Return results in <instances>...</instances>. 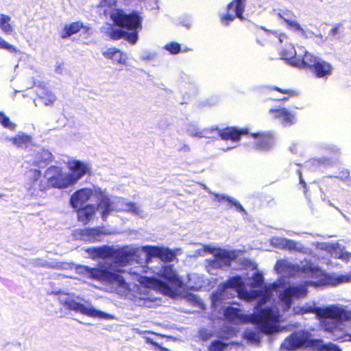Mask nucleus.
I'll list each match as a JSON object with an SVG mask.
<instances>
[{
  "label": "nucleus",
  "instance_id": "nucleus-1",
  "mask_svg": "<svg viewBox=\"0 0 351 351\" xmlns=\"http://www.w3.org/2000/svg\"><path fill=\"white\" fill-rule=\"evenodd\" d=\"M95 257H108L104 263H100L97 267L78 265L75 268L77 274L84 277L100 282H117L121 285L125 282L124 278L119 274H128L138 276L141 268L122 269L123 267L135 261L138 263H149L153 258H158L162 261L170 263L176 258V254L170 249L157 246H143L134 247L126 245L118 249L108 247L93 249Z\"/></svg>",
  "mask_w": 351,
  "mask_h": 351
},
{
  "label": "nucleus",
  "instance_id": "nucleus-2",
  "mask_svg": "<svg viewBox=\"0 0 351 351\" xmlns=\"http://www.w3.org/2000/svg\"><path fill=\"white\" fill-rule=\"evenodd\" d=\"M294 314L304 315L312 313L315 314L324 330L331 333L334 341L341 342L351 341V334L343 328L344 322L351 319V311L339 305L319 306H294Z\"/></svg>",
  "mask_w": 351,
  "mask_h": 351
},
{
  "label": "nucleus",
  "instance_id": "nucleus-3",
  "mask_svg": "<svg viewBox=\"0 0 351 351\" xmlns=\"http://www.w3.org/2000/svg\"><path fill=\"white\" fill-rule=\"evenodd\" d=\"M89 199L98 203V208L100 209L104 221H106L113 211H128L142 217L143 211L134 203L125 202V199L121 197L111 200L100 188H85L75 191L70 198V204L73 208H77Z\"/></svg>",
  "mask_w": 351,
  "mask_h": 351
},
{
  "label": "nucleus",
  "instance_id": "nucleus-4",
  "mask_svg": "<svg viewBox=\"0 0 351 351\" xmlns=\"http://www.w3.org/2000/svg\"><path fill=\"white\" fill-rule=\"evenodd\" d=\"M260 298L257 301L255 306L254 314L256 316V326L259 332L265 335H273L281 332L284 328L279 324L281 315L278 307L272 306L271 307H265L263 306L270 299V295L267 292H253L248 297L249 300H253Z\"/></svg>",
  "mask_w": 351,
  "mask_h": 351
},
{
  "label": "nucleus",
  "instance_id": "nucleus-5",
  "mask_svg": "<svg viewBox=\"0 0 351 351\" xmlns=\"http://www.w3.org/2000/svg\"><path fill=\"white\" fill-rule=\"evenodd\" d=\"M113 22L119 26L111 29L110 38L118 40L124 38L130 43L134 45L138 40V32L142 29L143 17L138 12L125 13L117 9L111 13Z\"/></svg>",
  "mask_w": 351,
  "mask_h": 351
},
{
  "label": "nucleus",
  "instance_id": "nucleus-6",
  "mask_svg": "<svg viewBox=\"0 0 351 351\" xmlns=\"http://www.w3.org/2000/svg\"><path fill=\"white\" fill-rule=\"evenodd\" d=\"M351 282V275H326L322 279L314 282L307 281L305 284L291 285L280 293L279 300L283 311L289 309L293 298L304 297L307 293V285L323 287L327 285L337 286L342 283Z\"/></svg>",
  "mask_w": 351,
  "mask_h": 351
},
{
  "label": "nucleus",
  "instance_id": "nucleus-7",
  "mask_svg": "<svg viewBox=\"0 0 351 351\" xmlns=\"http://www.w3.org/2000/svg\"><path fill=\"white\" fill-rule=\"evenodd\" d=\"M307 348L318 351H341V349L335 343H324L322 339L312 338V334L305 330L293 332L280 345L282 351H296Z\"/></svg>",
  "mask_w": 351,
  "mask_h": 351
},
{
  "label": "nucleus",
  "instance_id": "nucleus-8",
  "mask_svg": "<svg viewBox=\"0 0 351 351\" xmlns=\"http://www.w3.org/2000/svg\"><path fill=\"white\" fill-rule=\"evenodd\" d=\"M59 300L63 308L66 310L74 311L90 317L99 318L101 319H112V315L96 309L89 301L84 303L77 302L73 295L64 294L60 296Z\"/></svg>",
  "mask_w": 351,
  "mask_h": 351
},
{
  "label": "nucleus",
  "instance_id": "nucleus-9",
  "mask_svg": "<svg viewBox=\"0 0 351 351\" xmlns=\"http://www.w3.org/2000/svg\"><path fill=\"white\" fill-rule=\"evenodd\" d=\"M291 64L293 66L308 69L318 78H327L332 71V66L330 63L308 51L304 52L302 59L292 60Z\"/></svg>",
  "mask_w": 351,
  "mask_h": 351
},
{
  "label": "nucleus",
  "instance_id": "nucleus-10",
  "mask_svg": "<svg viewBox=\"0 0 351 351\" xmlns=\"http://www.w3.org/2000/svg\"><path fill=\"white\" fill-rule=\"evenodd\" d=\"M243 287V282L239 276H234L225 283L220 285L217 290L211 295L213 308L217 309L220 306L223 301L239 295Z\"/></svg>",
  "mask_w": 351,
  "mask_h": 351
},
{
  "label": "nucleus",
  "instance_id": "nucleus-11",
  "mask_svg": "<svg viewBox=\"0 0 351 351\" xmlns=\"http://www.w3.org/2000/svg\"><path fill=\"white\" fill-rule=\"evenodd\" d=\"M232 259L233 257L229 252L220 250L210 258L206 260L205 266L209 274L216 275L218 269L230 267Z\"/></svg>",
  "mask_w": 351,
  "mask_h": 351
},
{
  "label": "nucleus",
  "instance_id": "nucleus-12",
  "mask_svg": "<svg viewBox=\"0 0 351 351\" xmlns=\"http://www.w3.org/2000/svg\"><path fill=\"white\" fill-rule=\"evenodd\" d=\"M69 167L71 173L66 174V188L76 183L89 171L88 165L80 160L70 162Z\"/></svg>",
  "mask_w": 351,
  "mask_h": 351
},
{
  "label": "nucleus",
  "instance_id": "nucleus-13",
  "mask_svg": "<svg viewBox=\"0 0 351 351\" xmlns=\"http://www.w3.org/2000/svg\"><path fill=\"white\" fill-rule=\"evenodd\" d=\"M245 0H233L228 5V13L221 18V22L228 25L230 21L234 20L236 17L241 21L244 19L243 12L245 9Z\"/></svg>",
  "mask_w": 351,
  "mask_h": 351
},
{
  "label": "nucleus",
  "instance_id": "nucleus-14",
  "mask_svg": "<svg viewBox=\"0 0 351 351\" xmlns=\"http://www.w3.org/2000/svg\"><path fill=\"white\" fill-rule=\"evenodd\" d=\"M45 177L48 180L49 184L52 187L58 189L66 188V174L62 173L60 167L51 166L47 169Z\"/></svg>",
  "mask_w": 351,
  "mask_h": 351
},
{
  "label": "nucleus",
  "instance_id": "nucleus-15",
  "mask_svg": "<svg viewBox=\"0 0 351 351\" xmlns=\"http://www.w3.org/2000/svg\"><path fill=\"white\" fill-rule=\"evenodd\" d=\"M250 136L254 139V146L258 150H269L274 144V139L270 134L252 133Z\"/></svg>",
  "mask_w": 351,
  "mask_h": 351
},
{
  "label": "nucleus",
  "instance_id": "nucleus-16",
  "mask_svg": "<svg viewBox=\"0 0 351 351\" xmlns=\"http://www.w3.org/2000/svg\"><path fill=\"white\" fill-rule=\"evenodd\" d=\"M269 113L275 119H278L284 127L291 126L296 123L295 115L289 112L285 108H271Z\"/></svg>",
  "mask_w": 351,
  "mask_h": 351
},
{
  "label": "nucleus",
  "instance_id": "nucleus-17",
  "mask_svg": "<svg viewBox=\"0 0 351 351\" xmlns=\"http://www.w3.org/2000/svg\"><path fill=\"white\" fill-rule=\"evenodd\" d=\"M160 276L165 280L167 285L181 287L182 282L180 280L178 276L173 270L172 265L162 267L159 271Z\"/></svg>",
  "mask_w": 351,
  "mask_h": 351
},
{
  "label": "nucleus",
  "instance_id": "nucleus-18",
  "mask_svg": "<svg viewBox=\"0 0 351 351\" xmlns=\"http://www.w3.org/2000/svg\"><path fill=\"white\" fill-rule=\"evenodd\" d=\"M103 232L99 228H84L76 232L75 237H79L81 240L87 242H95L101 241Z\"/></svg>",
  "mask_w": 351,
  "mask_h": 351
},
{
  "label": "nucleus",
  "instance_id": "nucleus-19",
  "mask_svg": "<svg viewBox=\"0 0 351 351\" xmlns=\"http://www.w3.org/2000/svg\"><path fill=\"white\" fill-rule=\"evenodd\" d=\"M218 134L223 140H231L233 143L237 142L241 135L248 134L247 129L238 130L235 128H226L224 130H217Z\"/></svg>",
  "mask_w": 351,
  "mask_h": 351
},
{
  "label": "nucleus",
  "instance_id": "nucleus-20",
  "mask_svg": "<svg viewBox=\"0 0 351 351\" xmlns=\"http://www.w3.org/2000/svg\"><path fill=\"white\" fill-rule=\"evenodd\" d=\"M96 210H100V209L98 208V204L96 206L94 204H88L78 208L77 210L78 220L84 224L88 223L93 217Z\"/></svg>",
  "mask_w": 351,
  "mask_h": 351
},
{
  "label": "nucleus",
  "instance_id": "nucleus-21",
  "mask_svg": "<svg viewBox=\"0 0 351 351\" xmlns=\"http://www.w3.org/2000/svg\"><path fill=\"white\" fill-rule=\"evenodd\" d=\"M223 314L225 318L230 322L239 324L243 322V317L240 309L231 306L223 307Z\"/></svg>",
  "mask_w": 351,
  "mask_h": 351
},
{
  "label": "nucleus",
  "instance_id": "nucleus-22",
  "mask_svg": "<svg viewBox=\"0 0 351 351\" xmlns=\"http://www.w3.org/2000/svg\"><path fill=\"white\" fill-rule=\"evenodd\" d=\"M103 55L108 59L120 64H125L128 58L125 53L116 48H109L103 52Z\"/></svg>",
  "mask_w": 351,
  "mask_h": 351
},
{
  "label": "nucleus",
  "instance_id": "nucleus-23",
  "mask_svg": "<svg viewBox=\"0 0 351 351\" xmlns=\"http://www.w3.org/2000/svg\"><path fill=\"white\" fill-rule=\"evenodd\" d=\"M271 243L276 247L288 249L290 250H297L298 243L285 238L274 237L271 240Z\"/></svg>",
  "mask_w": 351,
  "mask_h": 351
},
{
  "label": "nucleus",
  "instance_id": "nucleus-24",
  "mask_svg": "<svg viewBox=\"0 0 351 351\" xmlns=\"http://www.w3.org/2000/svg\"><path fill=\"white\" fill-rule=\"evenodd\" d=\"M320 245L322 249H324L327 251L331 252L332 254L334 255L335 258H341L343 260H346L348 258V253L343 252L338 243H321Z\"/></svg>",
  "mask_w": 351,
  "mask_h": 351
},
{
  "label": "nucleus",
  "instance_id": "nucleus-25",
  "mask_svg": "<svg viewBox=\"0 0 351 351\" xmlns=\"http://www.w3.org/2000/svg\"><path fill=\"white\" fill-rule=\"evenodd\" d=\"M52 154L48 150L42 149L35 156V162L39 167L43 168L52 161Z\"/></svg>",
  "mask_w": 351,
  "mask_h": 351
},
{
  "label": "nucleus",
  "instance_id": "nucleus-26",
  "mask_svg": "<svg viewBox=\"0 0 351 351\" xmlns=\"http://www.w3.org/2000/svg\"><path fill=\"white\" fill-rule=\"evenodd\" d=\"M215 199L218 200L219 202L226 200L228 202V204L230 208L234 207L235 210L237 212L241 213L245 215H247V212L245 211L243 206L239 203V202H238L234 198L226 195H215Z\"/></svg>",
  "mask_w": 351,
  "mask_h": 351
},
{
  "label": "nucleus",
  "instance_id": "nucleus-27",
  "mask_svg": "<svg viewBox=\"0 0 351 351\" xmlns=\"http://www.w3.org/2000/svg\"><path fill=\"white\" fill-rule=\"evenodd\" d=\"M283 20L286 22L289 29L304 38H308L307 32L301 27L298 21L293 20L291 18H283Z\"/></svg>",
  "mask_w": 351,
  "mask_h": 351
},
{
  "label": "nucleus",
  "instance_id": "nucleus-28",
  "mask_svg": "<svg viewBox=\"0 0 351 351\" xmlns=\"http://www.w3.org/2000/svg\"><path fill=\"white\" fill-rule=\"evenodd\" d=\"M11 17L4 14H0V29L5 35H11L14 31L10 23Z\"/></svg>",
  "mask_w": 351,
  "mask_h": 351
},
{
  "label": "nucleus",
  "instance_id": "nucleus-29",
  "mask_svg": "<svg viewBox=\"0 0 351 351\" xmlns=\"http://www.w3.org/2000/svg\"><path fill=\"white\" fill-rule=\"evenodd\" d=\"M10 141L18 147L27 148L32 143V137L24 133H21L11 138Z\"/></svg>",
  "mask_w": 351,
  "mask_h": 351
},
{
  "label": "nucleus",
  "instance_id": "nucleus-30",
  "mask_svg": "<svg viewBox=\"0 0 351 351\" xmlns=\"http://www.w3.org/2000/svg\"><path fill=\"white\" fill-rule=\"evenodd\" d=\"M332 165V162L326 158L311 159L306 163V166L310 167L313 171L321 167H328Z\"/></svg>",
  "mask_w": 351,
  "mask_h": 351
},
{
  "label": "nucleus",
  "instance_id": "nucleus-31",
  "mask_svg": "<svg viewBox=\"0 0 351 351\" xmlns=\"http://www.w3.org/2000/svg\"><path fill=\"white\" fill-rule=\"evenodd\" d=\"M275 269L278 274H289L290 276L294 275L295 272V267L293 265L282 261H277Z\"/></svg>",
  "mask_w": 351,
  "mask_h": 351
},
{
  "label": "nucleus",
  "instance_id": "nucleus-32",
  "mask_svg": "<svg viewBox=\"0 0 351 351\" xmlns=\"http://www.w3.org/2000/svg\"><path fill=\"white\" fill-rule=\"evenodd\" d=\"M82 27V24L80 22H74L69 25H65L63 29V34H62V38H69L71 35L77 33Z\"/></svg>",
  "mask_w": 351,
  "mask_h": 351
},
{
  "label": "nucleus",
  "instance_id": "nucleus-33",
  "mask_svg": "<svg viewBox=\"0 0 351 351\" xmlns=\"http://www.w3.org/2000/svg\"><path fill=\"white\" fill-rule=\"evenodd\" d=\"M187 289L193 291H197L202 287V280L196 274L188 275V281L186 284Z\"/></svg>",
  "mask_w": 351,
  "mask_h": 351
},
{
  "label": "nucleus",
  "instance_id": "nucleus-34",
  "mask_svg": "<svg viewBox=\"0 0 351 351\" xmlns=\"http://www.w3.org/2000/svg\"><path fill=\"white\" fill-rule=\"evenodd\" d=\"M38 94L45 105H51L56 100V95L50 90L43 89Z\"/></svg>",
  "mask_w": 351,
  "mask_h": 351
},
{
  "label": "nucleus",
  "instance_id": "nucleus-35",
  "mask_svg": "<svg viewBox=\"0 0 351 351\" xmlns=\"http://www.w3.org/2000/svg\"><path fill=\"white\" fill-rule=\"evenodd\" d=\"M51 186L47 181L41 180L40 182L37 183L36 186H32L29 189V191L32 195H40L39 192H43L47 190L48 188Z\"/></svg>",
  "mask_w": 351,
  "mask_h": 351
},
{
  "label": "nucleus",
  "instance_id": "nucleus-36",
  "mask_svg": "<svg viewBox=\"0 0 351 351\" xmlns=\"http://www.w3.org/2000/svg\"><path fill=\"white\" fill-rule=\"evenodd\" d=\"M0 49H4L10 53H21V51L14 45L8 43L0 36Z\"/></svg>",
  "mask_w": 351,
  "mask_h": 351
},
{
  "label": "nucleus",
  "instance_id": "nucleus-37",
  "mask_svg": "<svg viewBox=\"0 0 351 351\" xmlns=\"http://www.w3.org/2000/svg\"><path fill=\"white\" fill-rule=\"evenodd\" d=\"M228 343L222 340L217 339L213 341L209 346L210 351H227Z\"/></svg>",
  "mask_w": 351,
  "mask_h": 351
},
{
  "label": "nucleus",
  "instance_id": "nucleus-38",
  "mask_svg": "<svg viewBox=\"0 0 351 351\" xmlns=\"http://www.w3.org/2000/svg\"><path fill=\"white\" fill-rule=\"evenodd\" d=\"M0 123L2 126L5 128H8L10 130H15L16 125L12 123L10 118L2 112H0Z\"/></svg>",
  "mask_w": 351,
  "mask_h": 351
},
{
  "label": "nucleus",
  "instance_id": "nucleus-39",
  "mask_svg": "<svg viewBox=\"0 0 351 351\" xmlns=\"http://www.w3.org/2000/svg\"><path fill=\"white\" fill-rule=\"evenodd\" d=\"M164 49L169 51L171 54H178L181 51L180 45L176 42H171L167 44Z\"/></svg>",
  "mask_w": 351,
  "mask_h": 351
},
{
  "label": "nucleus",
  "instance_id": "nucleus-40",
  "mask_svg": "<svg viewBox=\"0 0 351 351\" xmlns=\"http://www.w3.org/2000/svg\"><path fill=\"white\" fill-rule=\"evenodd\" d=\"M282 55L283 56L282 59L286 60L289 62V64L293 66L291 64V62L292 60H295L297 59H300L299 58H295L294 56L296 55V52L294 49L291 48V49L289 50H285L283 51L282 53Z\"/></svg>",
  "mask_w": 351,
  "mask_h": 351
},
{
  "label": "nucleus",
  "instance_id": "nucleus-41",
  "mask_svg": "<svg viewBox=\"0 0 351 351\" xmlns=\"http://www.w3.org/2000/svg\"><path fill=\"white\" fill-rule=\"evenodd\" d=\"M341 23L335 24L334 27L330 30L329 35L332 36V37L335 39L340 40V34L343 33V31L341 29Z\"/></svg>",
  "mask_w": 351,
  "mask_h": 351
},
{
  "label": "nucleus",
  "instance_id": "nucleus-42",
  "mask_svg": "<svg viewBox=\"0 0 351 351\" xmlns=\"http://www.w3.org/2000/svg\"><path fill=\"white\" fill-rule=\"evenodd\" d=\"M253 282H252V287L255 288H259L261 287L263 285V276L258 273L256 272L254 273L253 278H252Z\"/></svg>",
  "mask_w": 351,
  "mask_h": 351
},
{
  "label": "nucleus",
  "instance_id": "nucleus-43",
  "mask_svg": "<svg viewBox=\"0 0 351 351\" xmlns=\"http://www.w3.org/2000/svg\"><path fill=\"white\" fill-rule=\"evenodd\" d=\"M187 133L189 134L191 136H197L199 138L206 137V136L203 134L204 132H199L195 125H190L187 129Z\"/></svg>",
  "mask_w": 351,
  "mask_h": 351
},
{
  "label": "nucleus",
  "instance_id": "nucleus-44",
  "mask_svg": "<svg viewBox=\"0 0 351 351\" xmlns=\"http://www.w3.org/2000/svg\"><path fill=\"white\" fill-rule=\"evenodd\" d=\"M41 176V172L39 170L35 169L32 171V177L33 179L31 187L36 186L37 185L38 181Z\"/></svg>",
  "mask_w": 351,
  "mask_h": 351
},
{
  "label": "nucleus",
  "instance_id": "nucleus-45",
  "mask_svg": "<svg viewBox=\"0 0 351 351\" xmlns=\"http://www.w3.org/2000/svg\"><path fill=\"white\" fill-rule=\"evenodd\" d=\"M350 176V171L348 169H342L339 171V175L331 176L330 177L339 178L342 180H347Z\"/></svg>",
  "mask_w": 351,
  "mask_h": 351
},
{
  "label": "nucleus",
  "instance_id": "nucleus-46",
  "mask_svg": "<svg viewBox=\"0 0 351 351\" xmlns=\"http://www.w3.org/2000/svg\"><path fill=\"white\" fill-rule=\"evenodd\" d=\"M156 55L154 53H152L149 51H144L141 56V59L143 60H153L155 58Z\"/></svg>",
  "mask_w": 351,
  "mask_h": 351
},
{
  "label": "nucleus",
  "instance_id": "nucleus-47",
  "mask_svg": "<svg viewBox=\"0 0 351 351\" xmlns=\"http://www.w3.org/2000/svg\"><path fill=\"white\" fill-rule=\"evenodd\" d=\"M247 338L254 342H259L260 341V337L258 334H256L255 332L250 331L248 333H247Z\"/></svg>",
  "mask_w": 351,
  "mask_h": 351
},
{
  "label": "nucleus",
  "instance_id": "nucleus-48",
  "mask_svg": "<svg viewBox=\"0 0 351 351\" xmlns=\"http://www.w3.org/2000/svg\"><path fill=\"white\" fill-rule=\"evenodd\" d=\"M145 339L147 343L151 344L154 346L155 350L160 347V345L157 342L154 341L152 338L145 337Z\"/></svg>",
  "mask_w": 351,
  "mask_h": 351
},
{
  "label": "nucleus",
  "instance_id": "nucleus-49",
  "mask_svg": "<svg viewBox=\"0 0 351 351\" xmlns=\"http://www.w3.org/2000/svg\"><path fill=\"white\" fill-rule=\"evenodd\" d=\"M274 90H277L280 93H285V94H290V95H293L294 93V91L293 90H283V89H281L277 86H274L273 88Z\"/></svg>",
  "mask_w": 351,
  "mask_h": 351
},
{
  "label": "nucleus",
  "instance_id": "nucleus-50",
  "mask_svg": "<svg viewBox=\"0 0 351 351\" xmlns=\"http://www.w3.org/2000/svg\"><path fill=\"white\" fill-rule=\"evenodd\" d=\"M275 34H276V37L278 38L280 43H282L286 38V36L282 34H278L277 32H275Z\"/></svg>",
  "mask_w": 351,
  "mask_h": 351
},
{
  "label": "nucleus",
  "instance_id": "nucleus-51",
  "mask_svg": "<svg viewBox=\"0 0 351 351\" xmlns=\"http://www.w3.org/2000/svg\"><path fill=\"white\" fill-rule=\"evenodd\" d=\"M298 176H299V178H300V184L304 185V188L305 189L306 187V183L304 182V180L302 179V173L300 171H298Z\"/></svg>",
  "mask_w": 351,
  "mask_h": 351
},
{
  "label": "nucleus",
  "instance_id": "nucleus-52",
  "mask_svg": "<svg viewBox=\"0 0 351 351\" xmlns=\"http://www.w3.org/2000/svg\"><path fill=\"white\" fill-rule=\"evenodd\" d=\"M179 151L184 152H188L190 151V147L187 145H184Z\"/></svg>",
  "mask_w": 351,
  "mask_h": 351
},
{
  "label": "nucleus",
  "instance_id": "nucleus-53",
  "mask_svg": "<svg viewBox=\"0 0 351 351\" xmlns=\"http://www.w3.org/2000/svg\"><path fill=\"white\" fill-rule=\"evenodd\" d=\"M62 66L61 65H58L56 69V72L57 73H62Z\"/></svg>",
  "mask_w": 351,
  "mask_h": 351
},
{
  "label": "nucleus",
  "instance_id": "nucleus-54",
  "mask_svg": "<svg viewBox=\"0 0 351 351\" xmlns=\"http://www.w3.org/2000/svg\"><path fill=\"white\" fill-rule=\"evenodd\" d=\"M306 32H307V34L308 35V38L311 37L313 35L315 34L313 32L310 31V30L306 31Z\"/></svg>",
  "mask_w": 351,
  "mask_h": 351
},
{
  "label": "nucleus",
  "instance_id": "nucleus-55",
  "mask_svg": "<svg viewBox=\"0 0 351 351\" xmlns=\"http://www.w3.org/2000/svg\"><path fill=\"white\" fill-rule=\"evenodd\" d=\"M327 203H328V205H330V206L335 207L337 210H338L339 211H340V210H339L338 208L335 207L330 200H328V201H327Z\"/></svg>",
  "mask_w": 351,
  "mask_h": 351
},
{
  "label": "nucleus",
  "instance_id": "nucleus-56",
  "mask_svg": "<svg viewBox=\"0 0 351 351\" xmlns=\"http://www.w3.org/2000/svg\"><path fill=\"white\" fill-rule=\"evenodd\" d=\"M202 252H205V250H202ZM196 253L198 254L199 255H202V253H201V250L197 251Z\"/></svg>",
  "mask_w": 351,
  "mask_h": 351
},
{
  "label": "nucleus",
  "instance_id": "nucleus-57",
  "mask_svg": "<svg viewBox=\"0 0 351 351\" xmlns=\"http://www.w3.org/2000/svg\"><path fill=\"white\" fill-rule=\"evenodd\" d=\"M285 15H286V16H282V15H280V16L282 19H283V18H289V16H288V15H289L288 14H285Z\"/></svg>",
  "mask_w": 351,
  "mask_h": 351
},
{
  "label": "nucleus",
  "instance_id": "nucleus-58",
  "mask_svg": "<svg viewBox=\"0 0 351 351\" xmlns=\"http://www.w3.org/2000/svg\"><path fill=\"white\" fill-rule=\"evenodd\" d=\"M232 147H227L226 149H223V151H227V150H229L230 149H232Z\"/></svg>",
  "mask_w": 351,
  "mask_h": 351
},
{
  "label": "nucleus",
  "instance_id": "nucleus-59",
  "mask_svg": "<svg viewBox=\"0 0 351 351\" xmlns=\"http://www.w3.org/2000/svg\"><path fill=\"white\" fill-rule=\"evenodd\" d=\"M322 199L324 202H327L325 197H322Z\"/></svg>",
  "mask_w": 351,
  "mask_h": 351
},
{
  "label": "nucleus",
  "instance_id": "nucleus-60",
  "mask_svg": "<svg viewBox=\"0 0 351 351\" xmlns=\"http://www.w3.org/2000/svg\"><path fill=\"white\" fill-rule=\"evenodd\" d=\"M287 99H288V98H287V97H284V98H282L281 100L287 101Z\"/></svg>",
  "mask_w": 351,
  "mask_h": 351
},
{
  "label": "nucleus",
  "instance_id": "nucleus-61",
  "mask_svg": "<svg viewBox=\"0 0 351 351\" xmlns=\"http://www.w3.org/2000/svg\"><path fill=\"white\" fill-rule=\"evenodd\" d=\"M263 29L265 31H266V32H269V30H267V29H265V28H264V27H263Z\"/></svg>",
  "mask_w": 351,
  "mask_h": 351
},
{
  "label": "nucleus",
  "instance_id": "nucleus-62",
  "mask_svg": "<svg viewBox=\"0 0 351 351\" xmlns=\"http://www.w3.org/2000/svg\"><path fill=\"white\" fill-rule=\"evenodd\" d=\"M319 37H320V38H322V36L321 34L318 35Z\"/></svg>",
  "mask_w": 351,
  "mask_h": 351
},
{
  "label": "nucleus",
  "instance_id": "nucleus-63",
  "mask_svg": "<svg viewBox=\"0 0 351 351\" xmlns=\"http://www.w3.org/2000/svg\"><path fill=\"white\" fill-rule=\"evenodd\" d=\"M230 304H234V302H230Z\"/></svg>",
  "mask_w": 351,
  "mask_h": 351
}]
</instances>
